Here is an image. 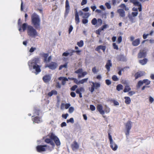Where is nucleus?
<instances>
[{"instance_id":"f257e3e1","label":"nucleus","mask_w":154,"mask_h":154,"mask_svg":"<svg viewBox=\"0 0 154 154\" xmlns=\"http://www.w3.org/2000/svg\"><path fill=\"white\" fill-rule=\"evenodd\" d=\"M31 19L32 23L35 28L31 25H29L27 34L30 37L35 38L38 36V32L36 29H40V19L39 15L35 13L31 15Z\"/></svg>"},{"instance_id":"f03ea898","label":"nucleus","mask_w":154,"mask_h":154,"mask_svg":"<svg viewBox=\"0 0 154 154\" xmlns=\"http://www.w3.org/2000/svg\"><path fill=\"white\" fill-rule=\"evenodd\" d=\"M39 61V58H36L29 61L28 62V65L29 69L30 70L32 69H35L36 71L35 73L36 75L41 71L40 69L41 66L37 64Z\"/></svg>"},{"instance_id":"7ed1b4c3","label":"nucleus","mask_w":154,"mask_h":154,"mask_svg":"<svg viewBox=\"0 0 154 154\" xmlns=\"http://www.w3.org/2000/svg\"><path fill=\"white\" fill-rule=\"evenodd\" d=\"M36 149L37 151L39 152L45 151L47 149H48L50 151L52 150L51 147L46 145H38L36 147Z\"/></svg>"},{"instance_id":"20e7f679","label":"nucleus","mask_w":154,"mask_h":154,"mask_svg":"<svg viewBox=\"0 0 154 154\" xmlns=\"http://www.w3.org/2000/svg\"><path fill=\"white\" fill-rule=\"evenodd\" d=\"M108 137L110 141L111 148L113 150H116L118 148V146L117 145L113 142L112 137L109 133H108Z\"/></svg>"},{"instance_id":"39448f33","label":"nucleus","mask_w":154,"mask_h":154,"mask_svg":"<svg viewBox=\"0 0 154 154\" xmlns=\"http://www.w3.org/2000/svg\"><path fill=\"white\" fill-rule=\"evenodd\" d=\"M50 137L51 139L53 140L57 146H59L60 145V142L59 139L55 136L53 133L50 134Z\"/></svg>"},{"instance_id":"423d86ee","label":"nucleus","mask_w":154,"mask_h":154,"mask_svg":"<svg viewBox=\"0 0 154 154\" xmlns=\"http://www.w3.org/2000/svg\"><path fill=\"white\" fill-rule=\"evenodd\" d=\"M131 124L132 122L130 121H128L125 124L126 129L125 135L127 136H128L129 134L130 131L132 127Z\"/></svg>"},{"instance_id":"0eeeda50","label":"nucleus","mask_w":154,"mask_h":154,"mask_svg":"<svg viewBox=\"0 0 154 154\" xmlns=\"http://www.w3.org/2000/svg\"><path fill=\"white\" fill-rule=\"evenodd\" d=\"M77 74H79L78 75V78H81L84 77L87 74L86 72H83V69L82 68H80L75 72Z\"/></svg>"},{"instance_id":"6e6552de","label":"nucleus","mask_w":154,"mask_h":154,"mask_svg":"<svg viewBox=\"0 0 154 154\" xmlns=\"http://www.w3.org/2000/svg\"><path fill=\"white\" fill-rule=\"evenodd\" d=\"M70 51L69 53L67 52H64L63 54L62 55L63 56L67 57L69 55L70 56H71L73 54V53L74 52H75L77 54H80V53L81 52V51L80 50H76L74 51L73 50H69V51Z\"/></svg>"},{"instance_id":"1a4fd4ad","label":"nucleus","mask_w":154,"mask_h":154,"mask_svg":"<svg viewBox=\"0 0 154 154\" xmlns=\"http://www.w3.org/2000/svg\"><path fill=\"white\" fill-rule=\"evenodd\" d=\"M57 66V63L52 62L49 64H46L45 66V67H48L50 69L54 70L55 69Z\"/></svg>"},{"instance_id":"9d476101","label":"nucleus","mask_w":154,"mask_h":154,"mask_svg":"<svg viewBox=\"0 0 154 154\" xmlns=\"http://www.w3.org/2000/svg\"><path fill=\"white\" fill-rule=\"evenodd\" d=\"M92 85L91 88L90 89V91L92 93L94 91V89H97L98 88L100 87V84L98 83L95 82L94 83V82H92Z\"/></svg>"},{"instance_id":"9b49d317","label":"nucleus","mask_w":154,"mask_h":154,"mask_svg":"<svg viewBox=\"0 0 154 154\" xmlns=\"http://www.w3.org/2000/svg\"><path fill=\"white\" fill-rule=\"evenodd\" d=\"M48 56V53H43L42 54V56L44 58V62H49L51 61V56H50L47 58Z\"/></svg>"},{"instance_id":"f8f14e48","label":"nucleus","mask_w":154,"mask_h":154,"mask_svg":"<svg viewBox=\"0 0 154 154\" xmlns=\"http://www.w3.org/2000/svg\"><path fill=\"white\" fill-rule=\"evenodd\" d=\"M70 10V6L69 2L68 0H66L65 2V16H66L69 12Z\"/></svg>"},{"instance_id":"ddd939ff","label":"nucleus","mask_w":154,"mask_h":154,"mask_svg":"<svg viewBox=\"0 0 154 154\" xmlns=\"http://www.w3.org/2000/svg\"><path fill=\"white\" fill-rule=\"evenodd\" d=\"M112 66V63L111 60H108L106 63L105 67L106 69L108 72L110 71V67Z\"/></svg>"},{"instance_id":"4468645a","label":"nucleus","mask_w":154,"mask_h":154,"mask_svg":"<svg viewBox=\"0 0 154 154\" xmlns=\"http://www.w3.org/2000/svg\"><path fill=\"white\" fill-rule=\"evenodd\" d=\"M71 147L73 151L78 149L79 148V145L76 141H74L71 145Z\"/></svg>"},{"instance_id":"2eb2a0df","label":"nucleus","mask_w":154,"mask_h":154,"mask_svg":"<svg viewBox=\"0 0 154 154\" xmlns=\"http://www.w3.org/2000/svg\"><path fill=\"white\" fill-rule=\"evenodd\" d=\"M41 118L40 117L36 116L32 119L33 123H39L42 122L41 120Z\"/></svg>"},{"instance_id":"dca6fc26","label":"nucleus","mask_w":154,"mask_h":154,"mask_svg":"<svg viewBox=\"0 0 154 154\" xmlns=\"http://www.w3.org/2000/svg\"><path fill=\"white\" fill-rule=\"evenodd\" d=\"M103 107L101 104H98L97 106V109L102 115H103L105 112L104 111L103 109Z\"/></svg>"},{"instance_id":"f3484780","label":"nucleus","mask_w":154,"mask_h":154,"mask_svg":"<svg viewBox=\"0 0 154 154\" xmlns=\"http://www.w3.org/2000/svg\"><path fill=\"white\" fill-rule=\"evenodd\" d=\"M144 75V72L142 71L137 72H136L134 75L135 77V79H137L138 78Z\"/></svg>"},{"instance_id":"a211bd4d","label":"nucleus","mask_w":154,"mask_h":154,"mask_svg":"<svg viewBox=\"0 0 154 154\" xmlns=\"http://www.w3.org/2000/svg\"><path fill=\"white\" fill-rule=\"evenodd\" d=\"M75 20L77 24H78L80 22L79 13L76 10L75 11Z\"/></svg>"},{"instance_id":"6ab92c4d","label":"nucleus","mask_w":154,"mask_h":154,"mask_svg":"<svg viewBox=\"0 0 154 154\" xmlns=\"http://www.w3.org/2000/svg\"><path fill=\"white\" fill-rule=\"evenodd\" d=\"M52 140L51 139V138H46L45 140V141L47 143H50L52 146V148H51L52 149H54V147L55 146V144Z\"/></svg>"},{"instance_id":"aec40b11","label":"nucleus","mask_w":154,"mask_h":154,"mask_svg":"<svg viewBox=\"0 0 154 154\" xmlns=\"http://www.w3.org/2000/svg\"><path fill=\"white\" fill-rule=\"evenodd\" d=\"M42 79L45 83L48 82L51 79V77L49 75H45L43 77Z\"/></svg>"},{"instance_id":"412c9836","label":"nucleus","mask_w":154,"mask_h":154,"mask_svg":"<svg viewBox=\"0 0 154 154\" xmlns=\"http://www.w3.org/2000/svg\"><path fill=\"white\" fill-rule=\"evenodd\" d=\"M106 49V47L105 46L100 45L97 46L95 48V50L98 52H100V49L102 50L103 52H104L105 51Z\"/></svg>"},{"instance_id":"4be33fe9","label":"nucleus","mask_w":154,"mask_h":154,"mask_svg":"<svg viewBox=\"0 0 154 154\" xmlns=\"http://www.w3.org/2000/svg\"><path fill=\"white\" fill-rule=\"evenodd\" d=\"M58 79L59 80H62V84L63 85H64L65 84L66 81H68L67 78L64 77H60L58 78Z\"/></svg>"},{"instance_id":"5701e85b","label":"nucleus","mask_w":154,"mask_h":154,"mask_svg":"<svg viewBox=\"0 0 154 154\" xmlns=\"http://www.w3.org/2000/svg\"><path fill=\"white\" fill-rule=\"evenodd\" d=\"M146 56V52L143 51H140L138 55V58H142L145 57Z\"/></svg>"},{"instance_id":"b1692460","label":"nucleus","mask_w":154,"mask_h":154,"mask_svg":"<svg viewBox=\"0 0 154 154\" xmlns=\"http://www.w3.org/2000/svg\"><path fill=\"white\" fill-rule=\"evenodd\" d=\"M117 12L120 17H124L125 16V11L123 9H119L117 10Z\"/></svg>"},{"instance_id":"393cba45","label":"nucleus","mask_w":154,"mask_h":154,"mask_svg":"<svg viewBox=\"0 0 154 154\" xmlns=\"http://www.w3.org/2000/svg\"><path fill=\"white\" fill-rule=\"evenodd\" d=\"M140 43V39L138 38L136 39L132 42V45L134 46H137Z\"/></svg>"},{"instance_id":"a878e982","label":"nucleus","mask_w":154,"mask_h":154,"mask_svg":"<svg viewBox=\"0 0 154 154\" xmlns=\"http://www.w3.org/2000/svg\"><path fill=\"white\" fill-rule=\"evenodd\" d=\"M117 58L119 61H126V58L122 55H119L118 56Z\"/></svg>"},{"instance_id":"bb28decb","label":"nucleus","mask_w":154,"mask_h":154,"mask_svg":"<svg viewBox=\"0 0 154 154\" xmlns=\"http://www.w3.org/2000/svg\"><path fill=\"white\" fill-rule=\"evenodd\" d=\"M148 60L146 58H144L143 60H139V62L142 65L146 64Z\"/></svg>"},{"instance_id":"cd10ccee","label":"nucleus","mask_w":154,"mask_h":154,"mask_svg":"<svg viewBox=\"0 0 154 154\" xmlns=\"http://www.w3.org/2000/svg\"><path fill=\"white\" fill-rule=\"evenodd\" d=\"M131 2L135 6L140 7L142 5L141 3L136 0H131Z\"/></svg>"},{"instance_id":"c85d7f7f","label":"nucleus","mask_w":154,"mask_h":154,"mask_svg":"<svg viewBox=\"0 0 154 154\" xmlns=\"http://www.w3.org/2000/svg\"><path fill=\"white\" fill-rule=\"evenodd\" d=\"M131 89L130 87V86L128 84H127L125 87V88L123 90L124 92H127L130 91L131 90Z\"/></svg>"},{"instance_id":"c756f323","label":"nucleus","mask_w":154,"mask_h":154,"mask_svg":"<svg viewBox=\"0 0 154 154\" xmlns=\"http://www.w3.org/2000/svg\"><path fill=\"white\" fill-rule=\"evenodd\" d=\"M84 89L82 87H80L76 89V93L77 94L81 93V92H84Z\"/></svg>"},{"instance_id":"7c9ffc66","label":"nucleus","mask_w":154,"mask_h":154,"mask_svg":"<svg viewBox=\"0 0 154 154\" xmlns=\"http://www.w3.org/2000/svg\"><path fill=\"white\" fill-rule=\"evenodd\" d=\"M57 91L55 90H52L51 92H49L48 95L49 96L51 97L53 95V94L57 95Z\"/></svg>"},{"instance_id":"2f4dec72","label":"nucleus","mask_w":154,"mask_h":154,"mask_svg":"<svg viewBox=\"0 0 154 154\" xmlns=\"http://www.w3.org/2000/svg\"><path fill=\"white\" fill-rule=\"evenodd\" d=\"M27 24L26 23H23L22 26V28L23 31H24L27 29V30H28V26Z\"/></svg>"},{"instance_id":"473e14b6","label":"nucleus","mask_w":154,"mask_h":154,"mask_svg":"<svg viewBox=\"0 0 154 154\" xmlns=\"http://www.w3.org/2000/svg\"><path fill=\"white\" fill-rule=\"evenodd\" d=\"M143 84V80H140L139 81L136 85V88H140L141 86Z\"/></svg>"},{"instance_id":"72a5a7b5","label":"nucleus","mask_w":154,"mask_h":154,"mask_svg":"<svg viewBox=\"0 0 154 154\" xmlns=\"http://www.w3.org/2000/svg\"><path fill=\"white\" fill-rule=\"evenodd\" d=\"M143 84H145V85L147 86L149 85L151 83V81L148 79H145L143 80Z\"/></svg>"},{"instance_id":"f704fd0d","label":"nucleus","mask_w":154,"mask_h":154,"mask_svg":"<svg viewBox=\"0 0 154 154\" xmlns=\"http://www.w3.org/2000/svg\"><path fill=\"white\" fill-rule=\"evenodd\" d=\"M125 103L127 104H129L131 102L130 98L128 97H125Z\"/></svg>"},{"instance_id":"c9c22d12","label":"nucleus","mask_w":154,"mask_h":154,"mask_svg":"<svg viewBox=\"0 0 154 154\" xmlns=\"http://www.w3.org/2000/svg\"><path fill=\"white\" fill-rule=\"evenodd\" d=\"M67 64L68 63H66L63 65H60L59 67V70H60L62 69L63 68H67Z\"/></svg>"},{"instance_id":"e433bc0d","label":"nucleus","mask_w":154,"mask_h":154,"mask_svg":"<svg viewBox=\"0 0 154 154\" xmlns=\"http://www.w3.org/2000/svg\"><path fill=\"white\" fill-rule=\"evenodd\" d=\"M123 86L121 84L118 85L116 86V90L119 91L123 89Z\"/></svg>"},{"instance_id":"4c0bfd02","label":"nucleus","mask_w":154,"mask_h":154,"mask_svg":"<svg viewBox=\"0 0 154 154\" xmlns=\"http://www.w3.org/2000/svg\"><path fill=\"white\" fill-rule=\"evenodd\" d=\"M88 78H85V79H82V80H79V84H83L85 82H87V81L88 80Z\"/></svg>"},{"instance_id":"58836bf2","label":"nucleus","mask_w":154,"mask_h":154,"mask_svg":"<svg viewBox=\"0 0 154 154\" xmlns=\"http://www.w3.org/2000/svg\"><path fill=\"white\" fill-rule=\"evenodd\" d=\"M77 45L79 47H82L84 45V42L83 41L81 40L79 42H78Z\"/></svg>"},{"instance_id":"ea45409f","label":"nucleus","mask_w":154,"mask_h":154,"mask_svg":"<svg viewBox=\"0 0 154 154\" xmlns=\"http://www.w3.org/2000/svg\"><path fill=\"white\" fill-rule=\"evenodd\" d=\"M69 79L70 80H73L74 82L77 84H79V81L76 78H69Z\"/></svg>"},{"instance_id":"a19ab883","label":"nucleus","mask_w":154,"mask_h":154,"mask_svg":"<svg viewBox=\"0 0 154 154\" xmlns=\"http://www.w3.org/2000/svg\"><path fill=\"white\" fill-rule=\"evenodd\" d=\"M91 23L94 25H95L97 23V20L95 18H93L91 20Z\"/></svg>"},{"instance_id":"79ce46f5","label":"nucleus","mask_w":154,"mask_h":154,"mask_svg":"<svg viewBox=\"0 0 154 154\" xmlns=\"http://www.w3.org/2000/svg\"><path fill=\"white\" fill-rule=\"evenodd\" d=\"M92 72L94 73H96L99 71V70L96 69V67H94L92 69Z\"/></svg>"},{"instance_id":"37998d69","label":"nucleus","mask_w":154,"mask_h":154,"mask_svg":"<svg viewBox=\"0 0 154 154\" xmlns=\"http://www.w3.org/2000/svg\"><path fill=\"white\" fill-rule=\"evenodd\" d=\"M97 23L98 26H100L102 24V20L100 19H98L97 20Z\"/></svg>"},{"instance_id":"c03bdc74","label":"nucleus","mask_w":154,"mask_h":154,"mask_svg":"<svg viewBox=\"0 0 154 154\" xmlns=\"http://www.w3.org/2000/svg\"><path fill=\"white\" fill-rule=\"evenodd\" d=\"M84 16L83 17V18H87L90 15V14L89 13H85L83 14Z\"/></svg>"},{"instance_id":"a18cd8bd","label":"nucleus","mask_w":154,"mask_h":154,"mask_svg":"<svg viewBox=\"0 0 154 154\" xmlns=\"http://www.w3.org/2000/svg\"><path fill=\"white\" fill-rule=\"evenodd\" d=\"M112 79L115 81H116L119 80V79L116 75H113L112 77Z\"/></svg>"},{"instance_id":"49530a36","label":"nucleus","mask_w":154,"mask_h":154,"mask_svg":"<svg viewBox=\"0 0 154 154\" xmlns=\"http://www.w3.org/2000/svg\"><path fill=\"white\" fill-rule=\"evenodd\" d=\"M74 119L72 118H70L69 119H68L66 121V122L67 123L70 122L71 123H74Z\"/></svg>"},{"instance_id":"de8ad7c7","label":"nucleus","mask_w":154,"mask_h":154,"mask_svg":"<svg viewBox=\"0 0 154 154\" xmlns=\"http://www.w3.org/2000/svg\"><path fill=\"white\" fill-rule=\"evenodd\" d=\"M122 38L121 36H119L118 38L117 42L118 44H120L122 41Z\"/></svg>"},{"instance_id":"09e8293b","label":"nucleus","mask_w":154,"mask_h":154,"mask_svg":"<svg viewBox=\"0 0 154 154\" xmlns=\"http://www.w3.org/2000/svg\"><path fill=\"white\" fill-rule=\"evenodd\" d=\"M112 46L114 49L117 50H118L119 48L118 46L116 45V43H114L112 44Z\"/></svg>"},{"instance_id":"8fccbe9b","label":"nucleus","mask_w":154,"mask_h":154,"mask_svg":"<svg viewBox=\"0 0 154 154\" xmlns=\"http://www.w3.org/2000/svg\"><path fill=\"white\" fill-rule=\"evenodd\" d=\"M78 87L77 85H75L73 86L70 88V90L72 91H74Z\"/></svg>"},{"instance_id":"3c124183","label":"nucleus","mask_w":154,"mask_h":154,"mask_svg":"<svg viewBox=\"0 0 154 154\" xmlns=\"http://www.w3.org/2000/svg\"><path fill=\"white\" fill-rule=\"evenodd\" d=\"M105 5L107 9H110L111 8V5L108 2H106L105 3Z\"/></svg>"},{"instance_id":"603ef678","label":"nucleus","mask_w":154,"mask_h":154,"mask_svg":"<svg viewBox=\"0 0 154 154\" xmlns=\"http://www.w3.org/2000/svg\"><path fill=\"white\" fill-rule=\"evenodd\" d=\"M135 93L134 91H129L128 93V95L130 96H132L133 95L135 94Z\"/></svg>"},{"instance_id":"864d4df0","label":"nucleus","mask_w":154,"mask_h":154,"mask_svg":"<svg viewBox=\"0 0 154 154\" xmlns=\"http://www.w3.org/2000/svg\"><path fill=\"white\" fill-rule=\"evenodd\" d=\"M90 109L92 111H94L95 109V106L93 105H91L90 106Z\"/></svg>"},{"instance_id":"5fc2aeb1","label":"nucleus","mask_w":154,"mask_h":154,"mask_svg":"<svg viewBox=\"0 0 154 154\" xmlns=\"http://www.w3.org/2000/svg\"><path fill=\"white\" fill-rule=\"evenodd\" d=\"M105 82L106 85H110L111 84V81L109 79H106Z\"/></svg>"},{"instance_id":"6e6d98bb","label":"nucleus","mask_w":154,"mask_h":154,"mask_svg":"<svg viewBox=\"0 0 154 154\" xmlns=\"http://www.w3.org/2000/svg\"><path fill=\"white\" fill-rule=\"evenodd\" d=\"M74 110V109L73 107H71L69 108V112L70 113H71L73 112Z\"/></svg>"},{"instance_id":"4d7b16f0","label":"nucleus","mask_w":154,"mask_h":154,"mask_svg":"<svg viewBox=\"0 0 154 154\" xmlns=\"http://www.w3.org/2000/svg\"><path fill=\"white\" fill-rule=\"evenodd\" d=\"M69 115L68 113H66V114H63L62 115V117L64 118L65 119H67V117Z\"/></svg>"},{"instance_id":"13d9d810","label":"nucleus","mask_w":154,"mask_h":154,"mask_svg":"<svg viewBox=\"0 0 154 154\" xmlns=\"http://www.w3.org/2000/svg\"><path fill=\"white\" fill-rule=\"evenodd\" d=\"M87 3V0H82V1L81 3V5L82 6L83 5Z\"/></svg>"},{"instance_id":"bf43d9fd","label":"nucleus","mask_w":154,"mask_h":154,"mask_svg":"<svg viewBox=\"0 0 154 154\" xmlns=\"http://www.w3.org/2000/svg\"><path fill=\"white\" fill-rule=\"evenodd\" d=\"M73 29V27L72 25H71L70 26L69 29V34H70L71 32L72 31V29Z\"/></svg>"},{"instance_id":"052dcab7","label":"nucleus","mask_w":154,"mask_h":154,"mask_svg":"<svg viewBox=\"0 0 154 154\" xmlns=\"http://www.w3.org/2000/svg\"><path fill=\"white\" fill-rule=\"evenodd\" d=\"M82 23L84 24L87 23L88 22V20L87 19H83L82 20Z\"/></svg>"},{"instance_id":"680f3d73","label":"nucleus","mask_w":154,"mask_h":154,"mask_svg":"<svg viewBox=\"0 0 154 154\" xmlns=\"http://www.w3.org/2000/svg\"><path fill=\"white\" fill-rule=\"evenodd\" d=\"M138 14V12H132V16L133 17H136L137 15Z\"/></svg>"},{"instance_id":"e2e57ef3","label":"nucleus","mask_w":154,"mask_h":154,"mask_svg":"<svg viewBox=\"0 0 154 154\" xmlns=\"http://www.w3.org/2000/svg\"><path fill=\"white\" fill-rule=\"evenodd\" d=\"M35 49L36 48H33V47H32L30 49L29 51L31 53H32L33 52Z\"/></svg>"},{"instance_id":"0e129e2a","label":"nucleus","mask_w":154,"mask_h":154,"mask_svg":"<svg viewBox=\"0 0 154 154\" xmlns=\"http://www.w3.org/2000/svg\"><path fill=\"white\" fill-rule=\"evenodd\" d=\"M70 95L71 96L73 97H74L76 96V94L74 92H72L70 93Z\"/></svg>"},{"instance_id":"69168bd1","label":"nucleus","mask_w":154,"mask_h":154,"mask_svg":"<svg viewBox=\"0 0 154 154\" xmlns=\"http://www.w3.org/2000/svg\"><path fill=\"white\" fill-rule=\"evenodd\" d=\"M70 106L69 103H66L65 104V108L66 109H68Z\"/></svg>"},{"instance_id":"338daca9","label":"nucleus","mask_w":154,"mask_h":154,"mask_svg":"<svg viewBox=\"0 0 154 154\" xmlns=\"http://www.w3.org/2000/svg\"><path fill=\"white\" fill-rule=\"evenodd\" d=\"M107 27V25H103L100 28V29L102 30H103L104 29L106 28Z\"/></svg>"},{"instance_id":"774afa93","label":"nucleus","mask_w":154,"mask_h":154,"mask_svg":"<svg viewBox=\"0 0 154 154\" xmlns=\"http://www.w3.org/2000/svg\"><path fill=\"white\" fill-rule=\"evenodd\" d=\"M56 87L59 88H60L61 87V85L59 82H57L56 84Z\"/></svg>"}]
</instances>
